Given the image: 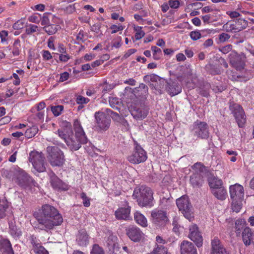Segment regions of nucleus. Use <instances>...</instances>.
I'll return each instance as SVG.
<instances>
[{
	"label": "nucleus",
	"mask_w": 254,
	"mask_h": 254,
	"mask_svg": "<svg viewBox=\"0 0 254 254\" xmlns=\"http://www.w3.org/2000/svg\"><path fill=\"white\" fill-rule=\"evenodd\" d=\"M34 215L38 228L46 231L53 229L63 222V217L57 209L49 204L43 205L39 212Z\"/></svg>",
	"instance_id": "nucleus-1"
},
{
	"label": "nucleus",
	"mask_w": 254,
	"mask_h": 254,
	"mask_svg": "<svg viewBox=\"0 0 254 254\" xmlns=\"http://www.w3.org/2000/svg\"><path fill=\"white\" fill-rule=\"evenodd\" d=\"M153 191L150 188L141 186L135 189L132 196L137 200L138 204L141 207H151L153 205Z\"/></svg>",
	"instance_id": "nucleus-2"
},
{
	"label": "nucleus",
	"mask_w": 254,
	"mask_h": 254,
	"mask_svg": "<svg viewBox=\"0 0 254 254\" xmlns=\"http://www.w3.org/2000/svg\"><path fill=\"white\" fill-rule=\"evenodd\" d=\"M47 158L52 167H61L65 162L64 152L57 146H48L46 148Z\"/></svg>",
	"instance_id": "nucleus-3"
},
{
	"label": "nucleus",
	"mask_w": 254,
	"mask_h": 254,
	"mask_svg": "<svg viewBox=\"0 0 254 254\" xmlns=\"http://www.w3.org/2000/svg\"><path fill=\"white\" fill-rule=\"evenodd\" d=\"M176 204L180 211L185 218L191 221L193 218V208L189 198L187 195H183L176 199Z\"/></svg>",
	"instance_id": "nucleus-4"
},
{
	"label": "nucleus",
	"mask_w": 254,
	"mask_h": 254,
	"mask_svg": "<svg viewBox=\"0 0 254 254\" xmlns=\"http://www.w3.org/2000/svg\"><path fill=\"white\" fill-rule=\"evenodd\" d=\"M95 130L102 132L107 130L110 127L111 120L110 117L107 114L103 113L102 111L96 112L94 114Z\"/></svg>",
	"instance_id": "nucleus-5"
},
{
	"label": "nucleus",
	"mask_w": 254,
	"mask_h": 254,
	"mask_svg": "<svg viewBox=\"0 0 254 254\" xmlns=\"http://www.w3.org/2000/svg\"><path fill=\"white\" fill-rule=\"evenodd\" d=\"M29 161L33 165L34 169L38 172L41 173L46 171V163L44 155L41 152L31 151L29 153Z\"/></svg>",
	"instance_id": "nucleus-6"
},
{
	"label": "nucleus",
	"mask_w": 254,
	"mask_h": 254,
	"mask_svg": "<svg viewBox=\"0 0 254 254\" xmlns=\"http://www.w3.org/2000/svg\"><path fill=\"white\" fill-rule=\"evenodd\" d=\"M134 145L132 152L127 158V160L134 164L144 162L147 158L146 152L136 142H134Z\"/></svg>",
	"instance_id": "nucleus-7"
},
{
	"label": "nucleus",
	"mask_w": 254,
	"mask_h": 254,
	"mask_svg": "<svg viewBox=\"0 0 254 254\" xmlns=\"http://www.w3.org/2000/svg\"><path fill=\"white\" fill-rule=\"evenodd\" d=\"M229 109L235 117L239 127H243L247 118L243 108L240 105L232 102L230 103Z\"/></svg>",
	"instance_id": "nucleus-8"
},
{
	"label": "nucleus",
	"mask_w": 254,
	"mask_h": 254,
	"mask_svg": "<svg viewBox=\"0 0 254 254\" xmlns=\"http://www.w3.org/2000/svg\"><path fill=\"white\" fill-rule=\"evenodd\" d=\"M71 136L66 141V145L72 151L78 150L81 146V144H85L88 141L87 137L86 135H77L73 134V132L70 130Z\"/></svg>",
	"instance_id": "nucleus-9"
},
{
	"label": "nucleus",
	"mask_w": 254,
	"mask_h": 254,
	"mask_svg": "<svg viewBox=\"0 0 254 254\" xmlns=\"http://www.w3.org/2000/svg\"><path fill=\"white\" fill-rule=\"evenodd\" d=\"M191 131L194 135L202 139H206L209 137L208 127L204 122L198 120L195 122L193 124Z\"/></svg>",
	"instance_id": "nucleus-10"
},
{
	"label": "nucleus",
	"mask_w": 254,
	"mask_h": 254,
	"mask_svg": "<svg viewBox=\"0 0 254 254\" xmlns=\"http://www.w3.org/2000/svg\"><path fill=\"white\" fill-rule=\"evenodd\" d=\"M15 182L23 188L36 186L37 183L24 171L19 170L16 178Z\"/></svg>",
	"instance_id": "nucleus-11"
},
{
	"label": "nucleus",
	"mask_w": 254,
	"mask_h": 254,
	"mask_svg": "<svg viewBox=\"0 0 254 254\" xmlns=\"http://www.w3.org/2000/svg\"><path fill=\"white\" fill-rule=\"evenodd\" d=\"M152 222L157 226H162L168 221L166 212L162 210L155 209L151 213Z\"/></svg>",
	"instance_id": "nucleus-12"
},
{
	"label": "nucleus",
	"mask_w": 254,
	"mask_h": 254,
	"mask_svg": "<svg viewBox=\"0 0 254 254\" xmlns=\"http://www.w3.org/2000/svg\"><path fill=\"white\" fill-rule=\"evenodd\" d=\"M230 63L238 70H241L244 68L245 57L235 52H232L229 55Z\"/></svg>",
	"instance_id": "nucleus-13"
},
{
	"label": "nucleus",
	"mask_w": 254,
	"mask_h": 254,
	"mask_svg": "<svg viewBox=\"0 0 254 254\" xmlns=\"http://www.w3.org/2000/svg\"><path fill=\"white\" fill-rule=\"evenodd\" d=\"M230 194L231 198L234 200H242L244 197V190L243 187L236 184L230 187Z\"/></svg>",
	"instance_id": "nucleus-14"
},
{
	"label": "nucleus",
	"mask_w": 254,
	"mask_h": 254,
	"mask_svg": "<svg viewBox=\"0 0 254 254\" xmlns=\"http://www.w3.org/2000/svg\"><path fill=\"white\" fill-rule=\"evenodd\" d=\"M197 227L196 225H192L190 227L189 238L193 241L198 247L202 245V237L200 233L197 231Z\"/></svg>",
	"instance_id": "nucleus-15"
},
{
	"label": "nucleus",
	"mask_w": 254,
	"mask_h": 254,
	"mask_svg": "<svg viewBox=\"0 0 254 254\" xmlns=\"http://www.w3.org/2000/svg\"><path fill=\"white\" fill-rule=\"evenodd\" d=\"M164 83L166 84V91L172 96L178 94L182 91V87L177 82L173 81L171 80L169 81L165 80Z\"/></svg>",
	"instance_id": "nucleus-16"
},
{
	"label": "nucleus",
	"mask_w": 254,
	"mask_h": 254,
	"mask_svg": "<svg viewBox=\"0 0 254 254\" xmlns=\"http://www.w3.org/2000/svg\"><path fill=\"white\" fill-rule=\"evenodd\" d=\"M212 254H229L218 238H214L211 242Z\"/></svg>",
	"instance_id": "nucleus-17"
},
{
	"label": "nucleus",
	"mask_w": 254,
	"mask_h": 254,
	"mask_svg": "<svg viewBox=\"0 0 254 254\" xmlns=\"http://www.w3.org/2000/svg\"><path fill=\"white\" fill-rule=\"evenodd\" d=\"M180 249L181 254H197L193 244L189 241H183L181 244Z\"/></svg>",
	"instance_id": "nucleus-18"
},
{
	"label": "nucleus",
	"mask_w": 254,
	"mask_h": 254,
	"mask_svg": "<svg viewBox=\"0 0 254 254\" xmlns=\"http://www.w3.org/2000/svg\"><path fill=\"white\" fill-rule=\"evenodd\" d=\"M127 234L131 240L134 242L139 241L142 237L143 233L140 230L136 227L129 228Z\"/></svg>",
	"instance_id": "nucleus-19"
},
{
	"label": "nucleus",
	"mask_w": 254,
	"mask_h": 254,
	"mask_svg": "<svg viewBox=\"0 0 254 254\" xmlns=\"http://www.w3.org/2000/svg\"><path fill=\"white\" fill-rule=\"evenodd\" d=\"M131 114L136 120H142L147 115V111L143 107H135L130 110Z\"/></svg>",
	"instance_id": "nucleus-20"
},
{
	"label": "nucleus",
	"mask_w": 254,
	"mask_h": 254,
	"mask_svg": "<svg viewBox=\"0 0 254 254\" xmlns=\"http://www.w3.org/2000/svg\"><path fill=\"white\" fill-rule=\"evenodd\" d=\"M0 250L2 254H14L11 243L7 239L0 241Z\"/></svg>",
	"instance_id": "nucleus-21"
},
{
	"label": "nucleus",
	"mask_w": 254,
	"mask_h": 254,
	"mask_svg": "<svg viewBox=\"0 0 254 254\" xmlns=\"http://www.w3.org/2000/svg\"><path fill=\"white\" fill-rule=\"evenodd\" d=\"M19 169L11 167L9 169H2L1 170V174L2 177L12 180H15Z\"/></svg>",
	"instance_id": "nucleus-22"
},
{
	"label": "nucleus",
	"mask_w": 254,
	"mask_h": 254,
	"mask_svg": "<svg viewBox=\"0 0 254 254\" xmlns=\"http://www.w3.org/2000/svg\"><path fill=\"white\" fill-rule=\"evenodd\" d=\"M254 232H252L250 228L246 227L242 233V238L244 244L247 246L250 245L254 240Z\"/></svg>",
	"instance_id": "nucleus-23"
},
{
	"label": "nucleus",
	"mask_w": 254,
	"mask_h": 254,
	"mask_svg": "<svg viewBox=\"0 0 254 254\" xmlns=\"http://www.w3.org/2000/svg\"><path fill=\"white\" fill-rule=\"evenodd\" d=\"M76 241L78 245L86 246L89 241V237L87 233L84 230L80 231L77 236Z\"/></svg>",
	"instance_id": "nucleus-24"
},
{
	"label": "nucleus",
	"mask_w": 254,
	"mask_h": 254,
	"mask_svg": "<svg viewBox=\"0 0 254 254\" xmlns=\"http://www.w3.org/2000/svg\"><path fill=\"white\" fill-rule=\"evenodd\" d=\"M130 207H122L115 211V216L118 219H127L130 214Z\"/></svg>",
	"instance_id": "nucleus-25"
},
{
	"label": "nucleus",
	"mask_w": 254,
	"mask_h": 254,
	"mask_svg": "<svg viewBox=\"0 0 254 254\" xmlns=\"http://www.w3.org/2000/svg\"><path fill=\"white\" fill-rule=\"evenodd\" d=\"M190 181L193 187H199L203 183L202 176L199 173H193L190 176Z\"/></svg>",
	"instance_id": "nucleus-26"
},
{
	"label": "nucleus",
	"mask_w": 254,
	"mask_h": 254,
	"mask_svg": "<svg viewBox=\"0 0 254 254\" xmlns=\"http://www.w3.org/2000/svg\"><path fill=\"white\" fill-rule=\"evenodd\" d=\"M50 182L52 187L55 189H65L64 184L59 178H58L55 175L51 176Z\"/></svg>",
	"instance_id": "nucleus-27"
},
{
	"label": "nucleus",
	"mask_w": 254,
	"mask_h": 254,
	"mask_svg": "<svg viewBox=\"0 0 254 254\" xmlns=\"http://www.w3.org/2000/svg\"><path fill=\"white\" fill-rule=\"evenodd\" d=\"M212 193L218 199L221 200L225 199L227 195V190L224 187L212 190Z\"/></svg>",
	"instance_id": "nucleus-28"
},
{
	"label": "nucleus",
	"mask_w": 254,
	"mask_h": 254,
	"mask_svg": "<svg viewBox=\"0 0 254 254\" xmlns=\"http://www.w3.org/2000/svg\"><path fill=\"white\" fill-rule=\"evenodd\" d=\"M245 222L242 219H238L235 223V232L237 236H240L244 229L245 228Z\"/></svg>",
	"instance_id": "nucleus-29"
},
{
	"label": "nucleus",
	"mask_w": 254,
	"mask_h": 254,
	"mask_svg": "<svg viewBox=\"0 0 254 254\" xmlns=\"http://www.w3.org/2000/svg\"><path fill=\"white\" fill-rule=\"evenodd\" d=\"M223 182L221 179L213 177L209 179V186L213 189V190H216L222 187Z\"/></svg>",
	"instance_id": "nucleus-30"
},
{
	"label": "nucleus",
	"mask_w": 254,
	"mask_h": 254,
	"mask_svg": "<svg viewBox=\"0 0 254 254\" xmlns=\"http://www.w3.org/2000/svg\"><path fill=\"white\" fill-rule=\"evenodd\" d=\"M33 250L36 254H49L48 252L39 243H37L34 240L31 241Z\"/></svg>",
	"instance_id": "nucleus-31"
},
{
	"label": "nucleus",
	"mask_w": 254,
	"mask_h": 254,
	"mask_svg": "<svg viewBox=\"0 0 254 254\" xmlns=\"http://www.w3.org/2000/svg\"><path fill=\"white\" fill-rule=\"evenodd\" d=\"M134 220L136 222L142 227L147 226V221L144 216L139 212H136L134 213Z\"/></svg>",
	"instance_id": "nucleus-32"
},
{
	"label": "nucleus",
	"mask_w": 254,
	"mask_h": 254,
	"mask_svg": "<svg viewBox=\"0 0 254 254\" xmlns=\"http://www.w3.org/2000/svg\"><path fill=\"white\" fill-rule=\"evenodd\" d=\"M60 28L59 25L49 24L44 26L43 29L48 35H53L56 33Z\"/></svg>",
	"instance_id": "nucleus-33"
},
{
	"label": "nucleus",
	"mask_w": 254,
	"mask_h": 254,
	"mask_svg": "<svg viewBox=\"0 0 254 254\" xmlns=\"http://www.w3.org/2000/svg\"><path fill=\"white\" fill-rule=\"evenodd\" d=\"M235 22L237 32L245 29L248 26V21L243 18H239Z\"/></svg>",
	"instance_id": "nucleus-34"
},
{
	"label": "nucleus",
	"mask_w": 254,
	"mask_h": 254,
	"mask_svg": "<svg viewBox=\"0 0 254 254\" xmlns=\"http://www.w3.org/2000/svg\"><path fill=\"white\" fill-rule=\"evenodd\" d=\"M167 249L163 245L156 244L152 251L148 254H165Z\"/></svg>",
	"instance_id": "nucleus-35"
},
{
	"label": "nucleus",
	"mask_w": 254,
	"mask_h": 254,
	"mask_svg": "<svg viewBox=\"0 0 254 254\" xmlns=\"http://www.w3.org/2000/svg\"><path fill=\"white\" fill-rule=\"evenodd\" d=\"M73 127L75 133H76L77 135H86L85 133L81 126L80 122L78 120H74L73 123Z\"/></svg>",
	"instance_id": "nucleus-36"
},
{
	"label": "nucleus",
	"mask_w": 254,
	"mask_h": 254,
	"mask_svg": "<svg viewBox=\"0 0 254 254\" xmlns=\"http://www.w3.org/2000/svg\"><path fill=\"white\" fill-rule=\"evenodd\" d=\"M8 208V203L6 200L0 199V219L5 216V211Z\"/></svg>",
	"instance_id": "nucleus-37"
},
{
	"label": "nucleus",
	"mask_w": 254,
	"mask_h": 254,
	"mask_svg": "<svg viewBox=\"0 0 254 254\" xmlns=\"http://www.w3.org/2000/svg\"><path fill=\"white\" fill-rule=\"evenodd\" d=\"M235 21H229L224 24L223 29L226 32H237L236 27H235Z\"/></svg>",
	"instance_id": "nucleus-38"
},
{
	"label": "nucleus",
	"mask_w": 254,
	"mask_h": 254,
	"mask_svg": "<svg viewBox=\"0 0 254 254\" xmlns=\"http://www.w3.org/2000/svg\"><path fill=\"white\" fill-rule=\"evenodd\" d=\"M60 137L63 139L66 143L67 140L70 137V131L68 132L67 129H58L57 131Z\"/></svg>",
	"instance_id": "nucleus-39"
},
{
	"label": "nucleus",
	"mask_w": 254,
	"mask_h": 254,
	"mask_svg": "<svg viewBox=\"0 0 254 254\" xmlns=\"http://www.w3.org/2000/svg\"><path fill=\"white\" fill-rule=\"evenodd\" d=\"M38 129L37 126H34L28 128L25 132V136L28 138L34 136L38 132Z\"/></svg>",
	"instance_id": "nucleus-40"
},
{
	"label": "nucleus",
	"mask_w": 254,
	"mask_h": 254,
	"mask_svg": "<svg viewBox=\"0 0 254 254\" xmlns=\"http://www.w3.org/2000/svg\"><path fill=\"white\" fill-rule=\"evenodd\" d=\"M9 232L10 234L14 237H18L21 235V231L17 228L16 226L12 222L9 223Z\"/></svg>",
	"instance_id": "nucleus-41"
},
{
	"label": "nucleus",
	"mask_w": 254,
	"mask_h": 254,
	"mask_svg": "<svg viewBox=\"0 0 254 254\" xmlns=\"http://www.w3.org/2000/svg\"><path fill=\"white\" fill-rule=\"evenodd\" d=\"M20 41L18 39H17L16 40H15L13 45V55L15 56H18L20 54Z\"/></svg>",
	"instance_id": "nucleus-42"
},
{
	"label": "nucleus",
	"mask_w": 254,
	"mask_h": 254,
	"mask_svg": "<svg viewBox=\"0 0 254 254\" xmlns=\"http://www.w3.org/2000/svg\"><path fill=\"white\" fill-rule=\"evenodd\" d=\"M191 168L194 171V173H199L203 172L205 170V166L201 163L197 162L195 163Z\"/></svg>",
	"instance_id": "nucleus-43"
},
{
	"label": "nucleus",
	"mask_w": 254,
	"mask_h": 254,
	"mask_svg": "<svg viewBox=\"0 0 254 254\" xmlns=\"http://www.w3.org/2000/svg\"><path fill=\"white\" fill-rule=\"evenodd\" d=\"M151 50L153 51V58L155 60H158L160 59L161 56L162 55V51L161 50L156 47L152 46L151 47Z\"/></svg>",
	"instance_id": "nucleus-44"
},
{
	"label": "nucleus",
	"mask_w": 254,
	"mask_h": 254,
	"mask_svg": "<svg viewBox=\"0 0 254 254\" xmlns=\"http://www.w3.org/2000/svg\"><path fill=\"white\" fill-rule=\"evenodd\" d=\"M172 198L163 197L160 200V205L162 208L167 209L171 205Z\"/></svg>",
	"instance_id": "nucleus-45"
},
{
	"label": "nucleus",
	"mask_w": 254,
	"mask_h": 254,
	"mask_svg": "<svg viewBox=\"0 0 254 254\" xmlns=\"http://www.w3.org/2000/svg\"><path fill=\"white\" fill-rule=\"evenodd\" d=\"M209 72L213 75L219 74L221 73V69L219 65L217 64H210Z\"/></svg>",
	"instance_id": "nucleus-46"
},
{
	"label": "nucleus",
	"mask_w": 254,
	"mask_h": 254,
	"mask_svg": "<svg viewBox=\"0 0 254 254\" xmlns=\"http://www.w3.org/2000/svg\"><path fill=\"white\" fill-rule=\"evenodd\" d=\"M242 200H232V209L233 211L238 212L242 208Z\"/></svg>",
	"instance_id": "nucleus-47"
},
{
	"label": "nucleus",
	"mask_w": 254,
	"mask_h": 254,
	"mask_svg": "<svg viewBox=\"0 0 254 254\" xmlns=\"http://www.w3.org/2000/svg\"><path fill=\"white\" fill-rule=\"evenodd\" d=\"M52 17L54 18V16L51 14H44L42 19H41V24L42 25H44V26H46L48 24H50V18Z\"/></svg>",
	"instance_id": "nucleus-48"
},
{
	"label": "nucleus",
	"mask_w": 254,
	"mask_h": 254,
	"mask_svg": "<svg viewBox=\"0 0 254 254\" xmlns=\"http://www.w3.org/2000/svg\"><path fill=\"white\" fill-rule=\"evenodd\" d=\"M63 109L64 107L62 105H58L51 107V111L54 116L56 117L59 116L61 114V112Z\"/></svg>",
	"instance_id": "nucleus-49"
},
{
	"label": "nucleus",
	"mask_w": 254,
	"mask_h": 254,
	"mask_svg": "<svg viewBox=\"0 0 254 254\" xmlns=\"http://www.w3.org/2000/svg\"><path fill=\"white\" fill-rule=\"evenodd\" d=\"M25 24V19H21L15 22L13 25V28L15 30L22 29Z\"/></svg>",
	"instance_id": "nucleus-50"
},
{
	"label": "nucleus",
	"mask_w": 254,
	"mask_h": 254,
	"mask_svg": "<svg viewBox=\"0 0 254 254\" xmlns=\"http://www.w3.org/2000/svg\"><path fill=\"white\" fill-rule=\"evenodd\" d=\"M109 102L110 105L112 108L119 109L117 107V105L119 104V100L118 98L113 97H109Z\"/></svg>",
	"instance_id": "nucleus-51"
},
{
	"label": "nucleus",
	"mask_w": 254,
	"mask_h": 254,
	"mask_svg": "<svg viewBox=\"0 0 254 254\" xmlns=\"http://www.w3.org/2000/svg\"><path fill=\"white\" fill-rule=\"evenodd\" d=\"M91 254H104L102 248L97 244H94L93 246Z\"/></svg>",
	"instance_id": "nucleus-52"
},
{
	"label": "nucleus",
	"mask_w": 254,
	"mask_h": 254,
	"mask_svg": "<svg viewBox=\"0 0 254 254\" xmlns=\"http://www.w3.org/2000/svg\"><path fill=\"white\" fill-rule=\"evenodd\" d=\"M90 100L88 98H85L81 95H77L76 98V102L79 105L87 104Z\"/></svg>",
	"instance_id": "nucleus-53"
},
{
	"label": "nucleus",
	"mask_w": 254,
	"mask_h": 254,
	"mask_svg": "<svg viewBox=\"0 0 254 254\" xmlns=\"http://www.w3.org/2000/svg\"><path fill=\"white\" fill-rule=\"evenodd\" d=\"M80 197L83 200V203L85 207H89L90 205V199L88 198L86 193L82 192L80 194Z\"/></svg>",
	"instance_id": "nucleus-54"
},
{
	"label": "nucleus",
	"mask_w": 254,
	"mask_h": 254,
	"mask_svg": "<svg viewBox=\"0 0 254 254\" xmlns=\"http://www.w3.org/2000/svg\"><path fill=\"white\" fill-rule=\"evenodd\" d=\"M38 29V26L35 25L30 24L29 27L25 29V32L27 34L30 35L35 32Z\"/></svg>",
	"instance_id": "nucleus-55"
},
{
	"label": "nucleus",
	"mask_w": 254,
	"mask_h": 254,
	"mask_svg": "<svg viewBox=\"0 0 254 254\" xmlns=\"http://www.w3.org/2000/svg\"><path fill=\"white\" fill-rule=\"evenodd\" d=\"M151 82H157L158 81H159L161 84H164V82H165V80L164 79L161 78L160 76L155 74H151Z\"/></svg>",
	"instance_id": "nucleus-56"
},
{
	"label": "nucleus",
	"mask_w": 254,
	"mask_h": 254,
	"mask_svg": "<svg viewBox=\"0 0 254 254\" xmlns=\"http://www.w3.org/2000/svg\"><path fill=\"white\" fill-rule=\"evenodd\" d=\"M135 30L137 31L135 34V38L136 40H138L141 39L145 35L144 32L141 30V27L139 28L135 29Z\"/></svg>",
	"instance_id": "nucleus-57"
},
{
	"label": "nucleus",
	"mask_w": 254,
	"mask_h": 254,
	"mask_svg": "<svg viewBox=\"0 0 254 254\" xmlns=\"http://www.w3.org/2000/svg\"><path fill=\"white\" fill-rule=\"evenodd\" d=\"M190 35L191 39L194 41H196L201 37V34L199 31H191Z\"/></svg>",
	"instance_id": "nucleus-58"
},
{
	"label": "nucleus",
	"mask_w": 254,
	"mask_h": 254,
	"mask_svg": "<svg viewBox=\"0 0 254 254\" xmlns=\"http://www.w3.org/2000/svg\"><path fill=\"white\" fill-rule=\"evenodd\" d=\"M110 29L112 30L111 33L114 34L119 31H122L124 29V27L122 25H116L114 24L110 27Z\"/></svg>",
	"instance_id": "nucleus-59"
},
{
	"label": "nucleus",
	"mask_w": 254,
	"mask_h": 254,
	"mask_svg": "<svg viewBox=\"0 0 254 254\" xmlns=\"http://www.w3.org/2000/svg\"><path fill=\"white\" fill-rule=\"evenodd\" d=\"M168 3L170 7L172 8H177L180 5V1L179 0H169Z\"/></svg>",
	"instance_id": "nucleus-60"
},
{
	"label": "nucleus",
	"mask_w": 254,
	"mask_h": 254,
	"mask_svg": "<svg viewBox=\"0 0 254 254\" xmlns=\"http://www.w3.org/2000/svg\"><path fill=\"white\" fill-rule=\"evenodd\" d=\"M143 80L146 83L149 84V86L151 88H154L156 90V87L153 85V84L151 83V74L145 75L143 77Z\"/></svg>",
	"instance_id": "nucleus-61"
},
{
	"label": "nucleus",
	"mask_w": 254,
	"mask_h": 254,
	"mask_svg": "<svg viewBox=\"0 0 254 254\" xmlns=\"http://www.w3.org/2000/svg\"><path fill=\"white\" fill-rule=\"evenodd\" d=\"M230 38V36L225 33H222L219 35V39L221 42H225Z\"/></svg>",
	"instance_id": "nucleus-62"
},
{
	"label": "nucleus",
	"mask_w": 254,
	"mask_h": 254,
	"mask_svg": "<svg viewBox=\"0 0 254 254\" xmlns=\"http://www.w3.org/2000/svg\"><path fill=\"white\" fill-rule=\"evenodd\" d=\"M42 57L43 59L45 61L49 60L52 58L50 52L47 50H43L42 51Z\"/></svg>",
	"instance_id": "nucleus-63"
},
{
	"label": "nucleus",
	"mask_w": 254,
	"mask_h": 254,
	"mask_svg": "<svg viewBox=\"0 0 254 254\" xmlns=\"http://www.w3.org/2000/svg\"><path fill=\"white\" fill-rule=\"evenodd\" d=\"M101 26V24L100 23H96L91 26V30L98 33L100 31Z\"/></svg>",
	"instance_id": "nucleus-64"
}]
</instances>
